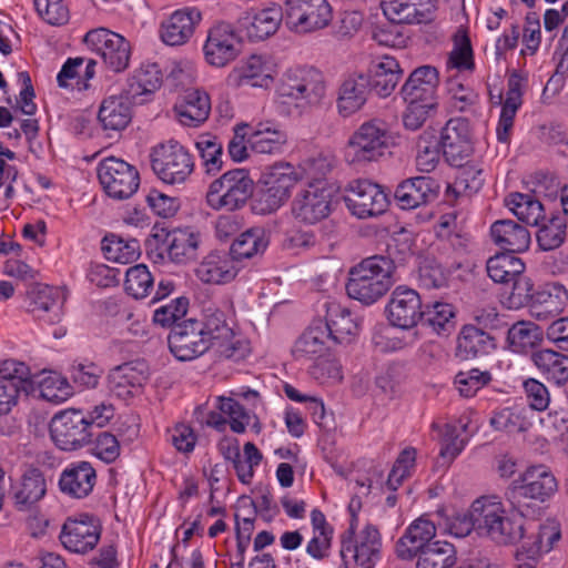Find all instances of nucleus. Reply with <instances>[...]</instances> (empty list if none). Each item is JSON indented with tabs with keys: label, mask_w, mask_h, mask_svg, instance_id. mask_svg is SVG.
<instances>
[{
	"label": "nucleus",
	"mask_w": 568,
	"mask_h": 568,
	"mask_svg": "<svg viewBox=\"0 0 568 568\" xmlns=\"http://www.w3.org/2000/svg\"><path fill=\"white\" fill-rule=\"evenodd\" d=\"M239 39L232 28L221 23L212 28L204 44L206 61L214 67H224L239 53Z\"/></svg>",
	"instance_id": "obj_24"
},
{
	"label": "nucleus",
	"mask_w": 568,
	"mask_h": 568,
	"mask_svg": "<svg viewBox=\"0 0 568 568\" xmlns=\"http://www.w3.org/2000/svg\"><path fill=\"white\" fill-rule=\"evenodd\" d=\"M168 344L174 357L182 362L195 359L213 347L194 318L175 324Z\"/></svg>",
	"instance_id": "obj_14"
},
{
	"label": "nucleus",
	"mask_w": 568,
	"mask_h": 568,
	"mask_svg": "<svg viewBox=\"0 0 568 568\" xmlns=\"http://www.w3.org/2000/svg\"><path fill=\"white\" fill-rule=\"evenodd\" d=\"M161 83L162 73L159 65L156 63H145L135 70L129 79L125 92L129 98L136 102L141 95H149L156 91Z\"/></svg>",
	"instance_id": "obj_47"
},
{
	"label": "nucleus",
	"mask_w": 568,
	"mask_h": 568,
	"mask_svg": "<svg viewBox=\"0 0 568 568\" xmlns=\"http://www.w3.org/2000/svg\"><path fill=\"white\" fill-rule=\"evenodd\" d=\"M418 281L424 288H442L448 283V273L437 261L425 258L418 268Z\"/></svg>",
	"instance_id": "obj_63"
},
{
	"label": "nucleus",
	"mask_w": 568,
	"mask_h": 568,
	"mask_svg": "<svg viewBox=\"0 0 568 568\" xmlns=\"http://www.w3.org/2000/svg\"><path fill=\"white\" fill-rule=\"evenodd\" d=\"M240 268L229 252L213 251L195 267V276L205 284H225L233 281Z\"/></svg>",
	"instance_id": "obj_25"
},
{
	"label": "nucleus",
	"mask_w": 568,
	"mask_h": 568,
	"mask_svg": "<svg viewBox=\"0 0 568 568\" xmlns=\"http://www.w3.org/2000/svg\"><path fill=\"white\" fill-rule=\"evenodd\" d=\"M439 336H447L455 329V307L449 303L435 302L426 305L422 321Z\"/></svg>",
	"instance_id": "obj_52"
},
{
	"label": "nucleus",
	"mask_w": 568,
	"mask_h": 568,
	"mask_svg": "<svg viewBox=\"0 0 568 568\" xmlns=\"http://www.w3.org/2000/svg\"><path fill=\"white\" fill-rule=\"evenodd\" d=\"M531 361L547 379L558 385L568 381V355L546 348L532 352Z\"/></svg>",
	"instance_id": "obj_46"
},
{
	"label": "nucleus",
	"mask_w": 568,
	"mask_h": 568,
	"mask_svg": "<svg viewBox=\"0 0 568 568\" xmlns=\"http://www.w3.org/2000/svg\"><path fill=\"white\" fill-rule=\"evenodd\" d=\"M521 105V93L516 81H509L506 99L501 106L500 118L496 129L497 139L501 143H508L514 126V119Z\"/></svg>",
	"instance_id": "obj_53"
},
{
	"label": "nucleus",
	"mask_w": 568,
	"mask_h": 568,
	"mask_svg": "<svg viewBox=\"0 0 568 568\" xmlns=\"http://www.w3.org/2000/svg\"><path fill=\"white\" fill-rule=\"evenodd\" d=\"M272 80L271 68L261 55H251L242 67V84L254 88H267Z\"/></svg>",
	"instance_id": "obj_59"
},
{
	"label": "nucleus",
	"mask_w": 568,
	"mask_h": 568,
	"mask_svg": "<svg viewBox=\"0 0 568 568\" xmlns=\"http://www.w3.org/2000/svg\"><path fill=\"white\" fill-rule=\"evenodd\" d=\"M174 111L181 124L197 126L209 118L211 111L210 98L204 91L189 90L185 92L183 101L175 105Z\"/></svg>",
	"instance_id": "obj_39"
},
{
	"label": "nucleus",
	"mask_w": 568,
	"mask_h": 568,
	"mask_svg": "<svg viewBox=\"0 0 568 568\" xmlns=\"http://www.w3.org/2000/svg\"><path fill=\"white\" fill-rule=\"evenodd\" d=\"M98 178L105 193L115 200L131 197L140 185V175L135 166L114 156L99 163Z\"/></svg>",
	"instance_id": "obj_10"
},
{
	"label": "nucleus",
	"mask_w": 568,
	"mask_h": 568,
	"mask_svg": "<svg viewBox=\"0 0 568 568\" xmlns=\"http://www.w3.org/2000/svg\"><path fill=\"white\" fill-rule=\"evenodd\" d=\"M39 392L41 398L55 404L67 400L73 394L67 378L55 373L40 382Z\"/></svg>",
	"instance_id": "obj_62"
},
{
	"label": "nucleus",
	"mask_w": 568,
	"mask_h": 568,
	"mask_svg": "<svg viewBox=\"0 0 568 568\" xmlns=\"http://www.w3.org/2000/svg\"><path fill=\"white\" fill-rule=\"evenodd\" d=\"M102 250L106 260L128 264L139 257L140 243L135 239L125 240L116 234H110L103 239Z\"/></svg>",
	"instance_id": "obj_55"
},
{
	"label": "nucleus",
	"mask_w": 568,
	"mask_h": 568,
	"mask_svg": "<svg viewBox=\"0 0 568 568\" xmlns=\"http://www.w3.org/2000/svg\"><path fill=\"white\" fill-rule=\"evenodd\" d=\"M197 323L213 347H224L222 353L227 357L233 355L232 339L234 333L226 323L224 311L217 304L213 302L204 304L202 307V320H197Z\"/></svg>",
	"instance_id": "obj_22"
},
{
	"label": "nucleus",
	"mask_w": 568,
	"mask_h": 568,
	"mask_svg": "<svg viewBox=\"0 0 568 568\" xmlns=\"http://www.w3.org/2000/svg\"><path fill=\"white\" fill-rule=\"evenodd\" d=\"M134 102L129 94L112 95L104 99L99 109L98 119L104 130L120 131L130 123L131 104Z\"/></svg>",
	"instance_id": "obj_38"
},
{
	"label": "nucleus",
	"mask_w": 568,
	"mask_h": 568,
	"mask_svg": "<svg viewBox=\"0 0 568 568\" xmlns=\"http://www.w3.org/2000/svg\"><path fill=\"white\" fill-rule=\"evenodd\" d=\"M494 243L508 253L526 251L530 244L529 231L513 220H498L490 227Z\"/></svg>",
	"instance_id": "obj_37"
},
{
	"label": "nucleus",
	"mask_w": 568,
	"mask_h": 568,
	"mask_svg": "<svg viewBox=\"0 0 568 568\" xmlns=\"http://www.w3.org/2000/svg\"><path fill=\"white\" fill-rule=\"evenodd\" d=\"M542 341V332L538 325L520 321L508 328L507 342L511 352L527 354Z\"/></svg>",
	"instance_id": "obj_48"
},
{
	"label": "nucleus",
	"mask_w": 568,
	"mask_h": 568,
	"mask_svg": "<svg viewBox=\"0 0 568 568\" xmlns=\"http://www.w3.org/2000/svg\"><path fill=\"white\" fill-rule=\"evenodd\" d=\"M355 528L351 525L348 531L342 537L341 556L346 558V554L351 552L357 565L363 568H373L378 559L381 550V536L378 530L373 526H366L361 535L359 541L354 544L353 537Z\"/></svg>",
	"instance_id": "obj_21"
},
{
	"label": "nucleus",
	"mask_w": 568,
	"mask_h": 568,
	"mask_svg": "<svg viewBox=\"0 0 568 568\" xmlns=\"http://www.w3.org/2000/svg\"><path fill=\"white\" fill-rule=\"evenodd\" d=\"M47 491L45 479L38 468L27 469L20 481L12 487V500L14 507L20 511L32 508Z\"/></svg>",
	"instance_id": "obj_34"
},
{
	"label": "nucleus",
	"mask_w": 568,
	"mask_h": 568,
	"mask_svg": "<svg viewBox=\"0 0 568 568\" xmlns=\"http://www.w3.org/2000/svg\"><path fill=\"white\" fill-rule=\"evenodd\" d=\"M469 425L468 416L460 417L457 424L445 425L438 459V463L442 460V466H448L462 453L468 439L467 436L462 437V432L469 435Z\"/></svg>",
	"instance_id": "obj_44"
},
{
	"label": "nucleus",
	"mask_w": 568,
	"mask_h": 568,
	"mask_svg": "<svg viewBox=\"0 0 568 568\" xmlns=\"http://www.w3.org/2000/svg\"><path fill=\"white\" fill-rule=\"evenodd\" d=\"M31 386L30 368L22 362L7 359L0 365V415H8L18 404L21 392Z\"/></svg>",
	"instance_id": "obj_18"
},
{
	"label": "nucleus",
	"mask_w": 568,
	"mask_h": 568,
	"mask_svg": "<svg viewBox=\"0 0 568 568\" xmlns=\"http://www.w3.org/2000/svg\"><path fill=\"white\" fill-rule=\"evenodd\" d=\"M92 427L80 409H65L57 413L50 423V436L58 448L72 452L91 443Z\"/></svg>",
	"instance_id": "obj_9"
},
{
	"label": "nucleus",
	"mask_w": 568,
	"mask_h": 568,
	"mask_svg": "<svg viewBox=\"0 0 568 568\" xmlns=\"http://www.w3.org/2000/svg\"><path fill=\"white\" fill-rule=\"evenodd\" d=\"M567 220L564 215H552L537 232V242L542 251H551L566 240Z\"/></svg>",
	"instance_id": "obj_57"
},
{
	"label": "nucleus",
	"mask_w": 568,
	"mask_h": 568,
	"mask_svg": "<svg viewBox=\"0 0 568 568\" xmlns=\"http://www.w3.org/2000/svg\"><path fill=\"white\" fill-rule=\"evenodd\" d=\"M496 348L495 338L475 325H464L457 337L456 356L463 361L489 354Z\"/></svg>",
	"instance_id": "obj_36"
},
{
	"label": "nucleus",
	"mask_w": 568,
	"mask_h": 568,
	"mask_svg": "<svg viewBox=\"0 0 568 568\" xmlns=\"http://www.w3.org/2000/svg\"><path fill=\"white\" fill-rule=\"evenodd\" d=\"M200 234L190 229H174L165 233L161 250L175 263H186L197 255Z\"/></svg>",
	"instance_id": "obj_32"
},
{
	"label": "nucleus",
	"mask_w": 568,
	"mask_h": 568,
	"mask_svg": "<svg viewBox=\"0 0 568 568\" xmlns=\"http://www.w3.org/2000/svg\"><path fill=\"white\" fill-rule=\"evenodd\" d=\"M488 276L495 283H510L515 277L524 273V262L511 253H501L491 256L486 265Z\"/></svg>",
	"instance_id": "obj_54"
},
{
	"label": "nucleus",
	"mask_w": 568,
	"mask_h": 568,
	"mask_svg": "<svg viewBox=\"0 0 568 568\" xmlns=\"http://www.w3.org/2000/svg\"><path fill=\"white\" fill-rule=\"evenodd\" d=\"M154 278L144 264L131 266L125 272L124 287L134 298H143L153 287Z\"/></svg>",
	"instance_id": "obj_60"
},
{
	"label": "nucleus",
	"mask_w": 568,
	"mask_h": 568,
	"mask_svg": "<svg viewBox=\"0 0 568 568\" xmlns=\"http://www.w3.org/2000/svg\"><path fill=\"white\" fill-rule=\"evenodd\" d=\"M32 312L38 320L48 324L59 323L63 315V301L57 288L44 286L32 301Z\"/></svg>",
	"instance_id": "obj_49"
},
{
	"label": "nucleus",
	"mask_w": 568,
	"mask_h": 568,
	"mask_svg": "<svg viewBox=\"0 0 568 568\" xmlns=\"http://www.w3.org/2000/svg\"><path fill=\"white\" fill-rule=\"evenodd\" d=\"M567 304L568 291L559 283H551L536 294L530 313L540 322H552Z\"/></svg>",
	"instance_id": "obj_35"
},
{
	"label": "nucleus",
	"mask_w": 568,
	"mask_h": 568,
	"mask_svg": "<svg viewBox=\"0 0 568 568\" xmlns=\"http://www.w3.org/2000/svg\"><path fill=\"white\" fill-rule=\"evenodd\" d=\"M477 534L499 545H515L525 538L531 526L520 517L507 515L498 496H481L475 500Z\"/></svg>",
	"instance_id": "obj_2"
},
{
	"label": "nucleus",
	"mask_w": 568,
	"mask_h": 568,
	"mask_svg": "<svg viewBox=\"0 0 568 568\" xmlns=\"http://www.w3.org/2000/svg\"><path fill=\"white\" fill-rule=\"evenodd\" d=\"M247 142L255 153L280 154L287 143V134L273 121H260L251 128Z\"/></svg>",
	"instance_id": "obj_33"
},
{
	"label": "nucleus",
	"mask_w": 568,
	"mask_h": 568,
	"mask_svg": "<svg viewBox=\"0 0 568 568\" xmlns=\"http://www.w3.org/2000/svg\"><path fill=\"white\" fill-rule=\"evenodd\" d=\"M101 528L93 516L81 514L69 517L62 526L61 544L70 551L85 554L92 550L100 540Z\"/></svg>",
	"instance_id": "obj_19"
},
{
	"label": "nucleus",
	"mask_w": 568,
	"mask_h": 568,
	"mask_svg": "<svg viewBox=\"0 0 568 568\" xmlns=\"http://www.w3.org/2000/svg\"><path fill=\"white\" fill-rule=\"evenodd\" d=\"M436 536V525L422 516L414 520L406 529L404 535L396 542V555L403 560H410L427 546L432 545V539Z\"/></svg>",
	"instance_id": "obj_28"
},
{
	"label": "nucleus",
	"mask_w": 568,
	"mask_h": 568,
	"mask_svg": "<svg viewBox=\"0 0 568 568\" xmlns=\"http://www.w3.org/2000/svg\"><path fill=\"white\" fill-rule=\"evenodd\" d=\"M389 132L384 121L364 122L352 134L346 146V159L353 164L377 161L389 145Z\"/></svg>",
	"instance_id": "obj_6"
},
{
	"label": "nucleus",
	"mask_w": 568,
	"mask_h": 568,
	"mask_svg": "<svg viewBox=\"0 0 568 568\" xmlns=\"http://www.w3.org/2000/svg\"><path fill=\"white\" fill-rule=\"evenodd\" d=\"M417 154H416V165L422 172H430L433 171L440 156L442 148L440 141L436 136L434 130L424 131L417 140L416 143Z\"/></svg>",
	"instance_id": "obj_56"
},
{
	"label": "nucleus",
	"mask_w": 568,
	"mask_h": 568,
	"mask_svg": "<svg viewBox=\"0 0 568 568\" xmlns=\"http://www.w3.org/2000/svg\"><path fill=\"white\" fill-rule=\"evenodd\" d=\"M244 20L247 21L245 23L247 37L251 40L261 41L277 31L281 22L285 21V10L282 11L280 7L274 6L258 10Z\"/></svg>",
	"instance_id": "obj_42"
},
{
	"label": "nucleus",
	"mask_w": 568,
	"mask_h": 568,
	"mask_svg": "<svg viewBox=\"0 0 568 568\" xmlns=\"http://www.w3.org/2000/svg\"><path fill=\"white\" fill-rule=\"evenodd\" d=\"M423 303L419 294L407 286L399 285L390 294L386 305L387 320L390 325L410 329L417 326L423 317Z\"/></svg>",
	"instance_id": "obj_17"
},
{
	"label": "nucleus",
	"mask_w": 568,
	"mask_h": 568,
	"mask_svg": "<svg viewBox=\"0 0 568 568\" xmlns=\"http://www.w3.org/2000/svg\"><path fill=\"white\" fill-rule=\"evenodd\" d=\"M413 241L406 232H400L390 237L387 243L386 255H382L383 258H387L393 264V273H396L398 265H403L408 258L413 256Z\"/></svg>",
	"instance_id": "obj_64"
},
{
	"label": "nucleus",
	"mask_w": 568,
	"mask_h": 568,
	"mask_svg": "<svg viewBox=\"0 0 568 568\" xmlns=\"http://www.w3.org/2000/svg\"><path fill=\"white\" fill-rule=\"evenodd\" d=\"M281 98H288L297 106L318 104L325 95L322 74L313 68L297 67L288 69L277 87Z\"/></svg>",
	"instance_id": "obj_7"
},
{
	"label": "nucleus",
	"mask_w": 568,
	"mask_h": 568,
	"mask_svg": "<svg viewBox=\"0 0 568 568\" xmlns=\"http://www.w3.org/2000/svg\"><path fill=\"white\" fill-rule=\"evenodd\" d=\"M449 110L452 112L475 113L479 104V95L473 89L464 84L450 81L448 83Z\"/></svg>",
	"instance_id": "obj_61"
},
{
	"label": "nucleus",
	"mask_w": 568,
	"mask_h": 568,
	"mask_svg": "<svg viewBox=\"0 0 568 568\" xmlns=\"http://www.w3.org/2000/svg\"><path fill=\"white\" fill-rule=\"evenodd\" d=\"M254 189L255 183L248 170L233 169L209 184L205 201L214 211L234 212L246 205Z\"/></svg>",
	"instance_id": "obj_5"
},
{
	"label": "nucleus",
	"mask_w": 568,
	"mask_h": 568,
	"mask_svg": "<svg viewBox=\"0 0 568 568\" xmlns=\"http://www.w3.org/2000/svg\"><path fill=\"white\" fill-rule=\"evenodd\" d=\"M84 42L91 47L114 72H121L129 65L131 57L130 43L119 33L105 28L89 31Z\"/></svg>",
	"instance_id": "obj_15"
},
{
	"label": "nucleus",
	"mask_w": 568,
	"mask_h": 568,
	"mask_svg": "<svg viewBox=\"0 0 568 568\" xmlns=\"http://www.w3.org/2000/svg\"><path fill=\"white\" fill-rule=\"evenodd\" d=\"M201 13L193 8L176 10L161 24V39L169 45H181L193 34Z\"/></svg>",
	"instance_id": "obj_31"
},
{
	"label": "nucleus",
	"mask_w": 568,
	"mask_h": 568,
	"mask_svg": "<svg viewBox=\"0 0 568 568\" xmlns=\"http://www.w3.org/2000/svg\"><path fill=\"white\" fill-rule=\"evenodd\" d=\"M402 75L403 70L398 61L393 57L385 55L371 70V75H368L371 79V91H375L379 97L386 98L395 90Z\"/></svg>",
	"instance_id": "obj_40"
},
{
	"label": "nucleus",
	"mask_w": 568,
	"mask_h": 568,
	"mask_svg": "<svg viewBox=\"0 0 568 568\" xmlns=\"http://www.w3.org/2000/svg\"><path fill=\"white\" fill-rule=\"evenodd\" d=\"M151 166L155 175L166 184L184 183L194 170L193 156L179 142L170 141L153 148Z\"/></svg>",
	"instance_id": "obj_8"
},
{
	"label": "nucleus",
	"mask_w": 568,
	"mask_h": 568,
	"mask_svg": "<svg viewBox=\"0 0 568 568\" xmlns=\"http://www.w3.org/2000/svg\"><path fill=\"white\" fill-rule=\"evenodd\" d=\"M558 490L552 471L545 465L528 467L505 490L506 500L521 516L535 515L539 504L548 501Z\"/></svg>",
	"instance_id": "obj_1"
},
{
	"label": "nucleus",
	"mask_w": 568,
	"mask_h": 568,
	"mask_svg": "<svg viewBox=\"0 0 568 568\" xmlns=\"http://www.w3.org/2000/svg\"><path fill=\"white\" fill-rule=\"evenodd\" d=\"M195 148L207 174L216 173L222 169L223 146L216 136L211 134L200 135L195 141Z\"/></svg>",
	"instance_id": "obj_58"
},
{
	"label": "nucleus",
	"mask_w": 568,
	"mask_h": 568,
	"mask_svg": "<svg viewBox=\"0 0 568 568\" xmlns=\"http://www.w3.org/2000/svg\"><path fill=\"white\" fill-rule=\"evenodd\" d=\"M382 8L384 14L396 23L422 24L435 19L432 8H417L410 0H383Z\"/></svg>",
	"instance_id": "obj_41"
},
{
	"label": "nucleus",
	"mask_w": 568,
	"mask_h": 568,
	"mask_svg": "<svg viewBox=\"0 0 568 568\" xmlns=\"http://www.w3.org/2000/svg\"><path fill=\"white\" fill-rule=\"evenodd\" d=\"M439 83L438 71L432 65H422L415 69L400 89L405 102L434 103Z\"/></svg>",
	"instance_id": "obj_26"
},
{
	"label": "nucleus",
	"mask_w": 568,
	"mask_h": 568,
	"mask_svg": "<svg viewBox=\"0 0 568 568\" xmlns=\"http://www.w3.org/2000/svg\"><path fill=\"white\" fill-rule=\"evenodd\" d=\"M97 483L95 469L89 462L70 464L60 475V490L72 498H84L91 494Z\"/></svg>",
	"instance_id": "obj_29"
},
{
	"label": "nucleus",
	"mask_w": 568,
	"mask_h": 568,
	"mask_svg": "<svg viewBox=\"0 0 568 568\" xmlns=\"http://www.w3.org/2000/svg\"><path fill=\"white\" fill-rule=\"evenodd\" d=\"M439 141L443 156L449 165L462 168L467 164L474 152L467 119H449L442 129Z\"/></svg>",
	"instance_id": "obj_16"
},
{
	"label": "nucleus",
	"mask_w": 568,
	"mask_h": 568,
	"mask_svg": "<svg viewBox=\"0 0 568 568\" xmlns=\"http://www.w3.org/2000/svg\"><path fill=\"white\" fill-rule=\"evenodd\" d=\"M527 526H531V529L528 530L529 535L526 534L525 536L526 540L523 548L530 559H535L540 554L549 552L560 539V529L555 521L538 525L528 524Z\"/></svg>",
	"instance_id": "obj_43"
},
{
	"label": "nucleus",
	"mask_w": 568,
	"mask_h": 568,
	"mask_svg": "<svg viewBox=\"0 0 568 568\" xmlns=\"http://www.w3.org/2000/svg\"><path fill=\"white\" fill-rule=\"evenodd\" d=\"M332 8L327 0H286L285 24L297 33H308L328 26Z\"/></svg>",
	"instance_id": "obj_11"
},
{
	"label": "nucleus",
	"mask_w": 568,
	"mask_h": 568,
	"mask_svg": "<svg viewBox=\"0 0 568 568\" xmlns=\"http://www.w3.org/2000/svg\"><path fill=\"white\" fill-rule=\"evenodd\" d=\"M300 176L293 165L281 163L272 166L264 175V189L260 193L258 203L262 213H272L290 197L292 189Z\"/></svg>",
	"instance_id": "obj_13"
},
{
	"label": "nucleus",
	"mask_w": 568,
	"mask_h": 568,
	"mask_svg": "<svg viewBox=\"0 0 568 568\" xmlns=\"http://www.w3.org/2000/svg\"><path fill=\"white\" fill-rule=\"evenodd\" d=\"M326 332L322 323L308 327L295 342L293 356L297 361L321 357L326 349Z\"/></svg>",
	"instance_id": "obj_50"
},
{
	"label": "nucleus",
	"mask_w": 568,
	"mask_h": 568,
	"mask_svg": "<svg viewBox=\"0 0 568 568\" xmlns=\"http://www.w3.org/2000/svg\"><path fill=\"white\" fill-rule=\"evenodd\" d=\"M396 282L393 264L382 255L364 258L349 271L347 295L365 305L382 298Z\"/></svg>",
	"instance_id": "obj_3"
},
{
	"label": "nucleus",
	"mask_w": 568,
	"mask_h": 568,
	"mask_svg": "<svg viewBox=\"0 0 568 568\" xmlns=\"http://www.w3.org/2000/svg\"><path fill=\"white\" fill-rule=\"evenodd\" d=\"M371 93V79L364 73H353L345 78L336 100L338 114L346 118L359 111Z\"/></svg>",
	"instance_id": "obj_27"
},
{
	"label": "nucleus",
	"mask_w": 568,
	"mask_h": 568,
	"mask_svg": "<svg viewBox=\"0 0 568 568\" xmlns=\"http://www.w3.org/2000/svg\"><path fill=\"white\" fill-rule=\"evenodd\" d=\"M325 175L329 165L325 159H312L305 162L304 171L316 179L302 190L292 203V213L296 220L305 224H315L326 219L331 213L332 192L326 189L325 182L316 178V171Z\"/></svg>",
	"instance_id": "obj_4"
},
{
	"label": "nucleus",
	"mask_w": 568,
	"mask_h": 568,
	"mask_svg": "<svg viewBox=\"0 0 568 568\" xmlns=\"http://www.w3.org/2000/svg\"><path fill=\"white\" fill-rule=\"evenodd\" d=\"M347 209L358 219L383 214L388 206L387 194L378 184L368 180H356L348 184L344 196Z\"/></svg>",
	"instance_id": "obj_12"
},
{
	"label": "nucleus",
	"mask_w": 568,
	"mask_h": 568,
	"mask_svg": "<svg viewBox=\"0 0 568 568\" xmlns=\"http://www.w3.org/2000/svg\"><path fill=\"white\" fill-rule=\"evenodd\" d=\"M150 368L145 361L136 359L112 368L108 375L109 392L120 399L133 396L134 389L141 388L149 379Z\"/></svg>",
	"instance_id": "obj_20"
},
{
	"label": "nucleus",
	"mask_w": 568,
	"mask_h": 568,
	"mask_svg": "<svg viewBox=\"0 0 568 568\" xmlns=\"http://www.w3.org/2000/svg\"><path fill=\"white\" fill-rule=\"evenodd\" d=\"M268 237L261 227H252L240 234L232 243L229 253L234 261L251 260L265 252Z\"/></svg>",
	"instance_id": "obj_45"
},
{
	"label": "nucleus",
	"mask_w": 568,
	"mask_h": 568,
	"mask_svg": "<svg viewBox=\"0 0 568 568\" xmlns=\"http://www.w3.org/2000/svg\"><path fill=\"white\" fill-rule=\"evenodd\" d=\"M439 193L438 182L430 176H415L399 183L394 197L403 210H413L435 201Z\"/></svg>",
	"instance_id": "obj_23"
},
{
	"label": "nucleus",
	"mask_w": 568,
	"mask_h": 568,
	"mask_svg": "<svg viewBox=\"0 0 568 568\" xmlns=\"http://www.w3.org/2000/svg\"><path fill=\"white\" fill-rule=\"evenodd\" d=\"M505 204L521 222L537 226L545 220L542 204L531 194L511 193Z\"/></svg>",
	"instance_id": "obj_51"
},
{
	"label": "nucleus",
	"mask_w": 568,
	"mask_h": 568,
	"mask_svg": "<svg viewBox=\"0 0 568 568\" xmlns=\"http://www.w3.org/2000/svg\"><path fill=\"white\" fill-rule=\"evenodd\" d=\"M327 338L334 344H348L358 333V323L348 308L336 302L326 304L325 324Z\"/></svg>",
	"instance_id": "obj_30"
}]
</instances>
